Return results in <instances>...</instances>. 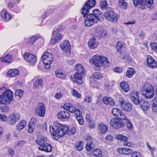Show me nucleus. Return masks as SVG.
<instances>
[{"label":"nucleus","instance_id":"6e6d98bb","mask_svg":"<svg viewBox=\"0 0 157 157\" xmlns=\"http://www.w3.org/2000/svg\"><path fill=\"white\" fill-rule=\"evenodd\" d=\"M55 73L56 76L58 77L59 78L62 79L64 78L65 77V74L61 72L56 71Z\"/></svg>","mask_w":157,"mask_h":157},{"label":"nucleus","instance_id":"dca6fc26","mask_svg":"<svg viewBox=\"0 0 157 157\" xmlns=\"http://www.w3.org/2000/svg\"><path fill=\"white\" fill-rule=\"evenodd\" d=\"M146 60L147 65L149 67L152 68L157 67V62L151 56H147Z\"/></svg>","mask_w":157,"mask_h":157},{"label":"nucleus","instance_id":"603ef678","mask_svg":"<svg viewBox=\"0 0 157 157\" xmlns=\"http://www.w3.org/2000/svg\"><path fill=\"white\" fill-rule=\"evenodd\" d=\"M0 109L2 112L4 113L7 112L9 110V107L6 105H1L0 106Z\"/></svg>","mask_w":157,"mask_h":157},{"label":"nucleus","instance_id":"052dcab7","mask_svg":"<svg viewBox=\"0 0 157 157\" xmlns=\"http://www.w3.org/2000/svg\"><path fill=\"white\" fill-rule=\"evenodd\" d=\"M101 8L104 9L107 8V1L105 0H101Z\"/></svg>","mask_w":157,"mask_h":157},{"label":"nucleus","instance_id":"ddd939ff","mask_svg":"<svg viewBox=\"0 0 157 157\" xmlns=\"http://www.w3.org/2000/svg\"><path fill=\"white\" fill-rule=\"evenodd\" d=\"M111 126L115 129H118L123 127L124 126V123L115 118L111 119L110 123Z\"/></svg>","mask_w":157,"mask_h":157},{"label":"nucleus","instance_id":"f03ea898","mask_svg":"<svg viewBox=\"0 0 157 157\" xmlns=\"http://www.w3.org/2000/svg\"><path fill=\"white\" fill-rule=\"evenodd\" d=\"M90 62L91 64L100 68L102 67L103 66L105 67H107L110 64L107 57L98 54L94 56L90 60Z\"/></svg>","mask_w":157,"mask_h":157},{"label":"nucleus","instance_id":"a18cd8bd","mask_svg":"<svg viewBox=\"0 0 157 157\" xmlns=\"http://www.w3.org/2000/svg\"><path fill=\"white\" fill-rule=\"evenodd\" d=\"M40 38V36L38 35H34L32 36L29 40L28 43L33 44L34 43Z\"/></svg>","mask_w":157,"mask_h":157},{"label":"nucleus","instance_id":"13d9d810","mask_svg":"<svg viewBox=\"0 0 157 157\" xmlns=\"http://www.w3.org/2000/svg\"><path fill=\"white\" fill-rule=\"evenodd\" d=\"M131 157H142L141 154L139 151H134L131 153Z\"/></svg>","mask_w":157,"mask_h":157},{"label":"nucleus","instance_id":"20e7f679","mask_svg":"<svg viewBox=\"0 0 157 157\" xmlns=\"http://www.w3.org/2000/svg\"><path fill=\"white\" fill-rule=\"evenodd\" d=\"M13 92L10 89L7 90L0 96V103L4 104L6 103H10L13 99Z\"/></svg>","mask_w":157,"mask_h":157},{"label":"nucleus","instance_id":"a211bd4d","mask_svg":"<svg viewBox=\"0 0 157 157\" xmlns=\"http://www.w3.org/2000/svg\"><path fill=\"white\" fill-rule=\"evenodd\" d=\"M60 46L63 51L69 53H70L71 46L68 40H65L60 44Z\"/></svg>","mask_w":157,"mask_h":157},{"label":"nucleus","instance_id":"4d7b16f0","mask_svg":"<svg viewBox=\"0 0 157 157\" xmlns=\"http://www.w3.org/2000/svg\"><path fill=\"white\" fill-rule=\"evenodd\" d=\"M123 46L122 43L121 41H118L117 43L116 48L117 52H120L121 51V48Z\"/></svg>","mask_w":157,"mask_h":157},{"label":"nucleus","instance_id":"5701e85b","mask_svg":"<svg viewBox=\"0 0 157 157\" xmlns=\"http://www.w3.org/2000/svg\"><path fill=\"white\" fill-rule=\"evenodd\" d=\"M0 16L4 22H7L11 19V16L4 10H2L0 12Z\"/></svg>","mask_w":157,"mask_h":157},{"label":"nucleus","instance_id":"a878e982","mask_svg":"<svg viewBox=\"0 0 157 157\" xmlns=\"http://www.w3.org/2000/svg\"><path fill=\"white\" fill-rule=\"evenodd\" d=\"M139 104H140L142 109L144 111H147L150 108V103L142 99L140 100V102Z\"/></svg>","mask_w":157,"mask_h":157},{"label":"nucleus","instance_id":"a19ab883","mask_svg":"<svg viewBox=\"0 0 157 157\" xmlns=\"http://www.w3.org/2000/svg\"><path fill=\"white\" fill-rule=\"evenodd\" d=\"M152 102V110L153 112L157 113V97H155Z\"/></svg>","mask_w":157,"mask_h":157},{"label":"nucleus","instance_id":"5fc2aeb1","mask_svg":"<svg viewBox=\"0 0 157 157\" xmlns=\"http://www.w3.org/2000/svg\"><path fill=\"white\" fill-rule=\"evenodd\" d=\"M93 76L94 78L99 79L102 77L103 75L99 72H95L93 74Z\"/></svg>","mask_w":157,"mask_h":157},{"label":"nucleus","instance_id":"9b49d317","mask_svg":"<svg viewBox=\"0 0 157 157\" xmlns=\"http://www.w3.org/2000/svg\"><path fill=\"white\" fill-rule=\"evenodd\" d=\"M119 102L121 107L124 110L129 112L132 110V106L131 103L126 102L122 98H120L119 100Z\"/></svg>","mask_w":157,"mask_h":157},{"label":"nucleus","instance_id":"f3484780","mask_svg":"<svg viewBox=\"0 0 157 157\" xmlns=\"http://www.w3.org/2000/svg\"><path fill=\"white\" fill-rule=\"evenodd\" d=\"M132 100L136 105L139 104L140 100L139 99V93L136 91L132 92L130 94Z\"/></svg>","mask_w":157,"mask_h":157},{"label":"nucleus","instance_id":"8fccbe9b","mask_svg":"<svg viewBox=\"0 0 157 157\" xmlns=\"http://www.w3.org/2000/svg\"><path fill=\"white\" fill-rule=\"evenodd\" d=\"M116 117L119 120H123L126 118V116L124 114L121 110Z\"/></svg>","mask_w":157,"mask_h":157},{"label":"nucleus","instance_id":"49530a36","mask_svg":"<svg viewBox=\"0 0 157 157\" xmlns=\"http://www.w3.org/2000/svg\"><path fill=\"white\" fill-rule=\"evenodd\" d=\"M147 6L150 9H152L154 6L153 0H145Z\"/></svg>","mask_w":157,"mask_h":157},{"label":"nucleus","instance_id":"393cba45","mask_svg":"<svg viewBox=\"0 0 157 157\" xmlns=\"http://www.w3.org/2000/svg\"><path fill=\"white\" fill-rule=\"evenodd\" d=\"M102 101L106 105H109L112 106H113L115 105L113 100L112 98L107 96H105L103 98Z\"/></svg>","mask_w":157,"mask_h":157},{"label":"nucleus","instance_id":"4c0bfd02","mask_svg":"<svg viewBox=\"0 0 157 157\" xmlns=\"http://www.w3.org/2000/svg\"><path fill=\"white\" fill-rule=\"evenodd\" d=\"M12 57L10 54L6 55L5 56L1 57L0 60L2 62L10 63Z\"/></svg>","mask_w":157,"mask_h":157},{"label":"nucleus","instance_id":"aec40b11","mask_svg":"<svg viewBox=\"0 0 157 157\" xmlns=\"http://www.w3.org/2000/svg\"><path fill=\"white\" fill-rule=\"evenodd\" d=\"M74 113L75 117L79 124L81 125L83 124L84 121L81 111L79 109H76Z\"/></svg>","mask_w":157,"mask_h":157},{"label":"nucleus","instance_id":"cd10ccee","mask_svg":"<svg viewBox=\"0 0 157 157\" xmlns=\"http://www.w3.org/2000/svg\"><path fill=\"white\" fill-rule=\"evenodd\" d=\"M134 5L136 7H138L141 9H144L145 4L143 0H133Z\"/></svg>","mask_w":157,"mask_h":157},{"label":"nucleus","instance_id":"680f3d73","mask_svg":"<svg viewBox=\"0 0 157 157\" xmlns=\"http://www.w3.org/2000/svg\"><path fill=\"white\" fill-rule=\"evenodd\" d=\"M7 116L4 114H0V120L2 121L6 122L7 121Z\"/></svg>","mask_w":157,"mask_h":157},{"label":"nucleus","instance_id":"7c9ffc66","mask_svg":"<svg viewBox=\"0 0 157 157\" xmlns=\"http://www.w3.org/2000/svg\"><path fill=\"white\" fill-rule=\"evenodd\" d=\"M120 86L121 89L125 92H128L130 89L128 84L125 81L121 82Z\"/></svg>","mask_w":157,"mask_h":157},{"label":"nucleus","instance_id":"4468645a","mask_svg":"<svg viewBox=\"0 0 157 157\" xmlns=\"http://www.w3.org/2000/svg\"><path fill=\"white\" fill-rule=\"evenodd\" d=\"M45 109L44 104L42 103H40L35 110V113L37 115L44 117L45 115Z\"/></svg>","mask_w":157,"mask_h":157},{"label":"nucleus","instance_id":"864d4df0","mask_svg":"<svg viewBox=\"0 0 157 157\" xmlns=\"http://www.w3.org/2000/svg\"><path fill=\"white\" fill-rule=\"evenodd\" d=\"M121 110L117 108H113L112 110V114L116 117H117L119 114Z\"/></svg>","mask_w":157,"mask_h":157},{"label":"nucleus","instance_id":"9d476101","mask_svg":"<svg viewBox=\"0 0 157 157\" xmlns=\"http://www.w3.org/2000/svg\"><path fill=\"white\" fill-rule=\"evenodd\" d=\"M62 37L61 34L59 32L53 31L52 34L50 44L53 45L56 43H58L61 39Z\"/></svg>","mask_w":157,"mask_h":157},{"label":"nucleus","instance_id":"0e129e2a","mask_svg":"<svg viewBox=\"0 0 157 157\" xmlns=\"http://www.w3.org/2000/svg\"><path fill=\"white\" fill-rule=\"evenodd\" d=\"M72 91V94L73 96L76 97L78 98L81 97V95L78 91L74 89H73Z\"/></svg>","mask_w":157,"mask_h":157},{"label":"nucleus","instance_id":"6e6552de","mask_svg":"<svg viewBox=\"0 0 157 157\" xmlns=\"http://www.w3.org/2000/svg\"><path fill=\"white\" fill-rule=\"evenodd\" d=\"M104 15L107 20L114 23L117 22L120 17L119 15L114 13L113 11L106 12L105 13Z\"/></svg>","mask_w":157,"mask_h":157},{"label":"nucleus","instance_id":"2eb2a0df","mask_svg":"<svg viewBox=\"0 0 157 157\" xmlns=\"http://www.w3.org/2000/svg\"><path fill=\"white\" fill-rule=\"evenodd\" d=\"M93 139L90 136H88L85 137V140L87 142L86 147L88 151H90L93 148L94 145L92 141Z\"/></svg>","mask_w":157,"mask_h":157},{"label":"nucleus","instance_id":"423d86ee","mask_svg":"<svg viewBox=\"0 0 157 157\" xmlns=\"http://www.w3.org/2000/svg\"><path fill=\"white\" fill-rule=\"evenodd\" d=\"M42 60L43 63L45 64L44 67L47 69H49L51 67V64L53 61L52 54L49 52H45L42 56Z\"/></svg>","mask_w":157,"mask_h":157},{"label":"nucleus","instance_id":"39448f33","mask_svg":"<svg viewBox=\"0 0 157 157\" xmlns=\"http://www.w3.org/2000/svg\"><path fill=\"white\" fill-rule=\"evenodd\" d=\"M54 125L57 128V135L60 137L63 136L68 131V127L66 125L62 124L56 121L53 122Z\"/></svg>","mask_w":157,"mask_h":157},{"label":"nucleus","instance_id":"c756f323","mask_svg":"<svg viewBox=\"0 0 157 157\" xmlns=\"http://www.w3.org/2000/svg\"><path fill=\"white\" fill-rule=\"evenodd\" d=\"M63 108L71 113H74L77 109L73 107L72 104L69 103H65L63 106Z\"/></svg>","mask_w":157,"mask_h":157},{"label":"nucleus","instance_id":"09e8293b","mask_svg":"<svg viewBox=\"0 0 157 157\" xmlns=\"http://www.w3.org/2000/svg\"><path fill=\"white\" fill-rule=\"evenodd\" d=\"M116 138L118 140L124 141V142L127 141L128 139V138L127 137L121 134L117 135L116 136Z\"/></svg>","mask_w":157,"mask_h":157},{"label":"nucleus","instance_id":"f704fd0d","mask_svg":"<svg viewBox=\"0 0 157 157\" xmlns=\"http://www.w3.org/2000/svg\"><path fill=\"white\" fill-rule=\"evenodd\" d=\"M55 8L53 6H51L48 8L46 12L44 13L43 18L46 17L47 16L53 13L55 11Z\"/></svg>","mask_w":157,"mask_h":157},{"label":"nucleus","instance_id":"de8ad7c7","mask_svg":"<svg viewBox=\"0 0 157 157\" xmlns=\"http://www.w3.org/2000/svg\"><path fill=\"white\" fill-rule=\"evenodd\" d=\"M120 58L122 60H128L129 61L131 60V58L127 55H124L123 52L121 51L120 52Z\"/></svg>","mask_w":157,"mask_h":157},{"label":"nucleus","instance_id":"c9c22d12","mask_svg":"<svg viewBox=\"0 0 157 157\" xmlns=\"http://www.w3.org/2000/svg\"><path fill=\"white\" fill-rule=\"evenodd\" d=\"M47 140V138L46 137L42 136L37 138L36 140V143L39 145H41L45 144V143L46 142Z\"/></svg>","mask_w":157,"mask_h":157},{"label":"nucleus","instance_id":"69168bd1","mask_svg":"<svg viewBox=\"0 0 157 157\" xmlns=\"http://www.w3.org/2000/svg\"><path fill=\"white\" fill-rule=\"evenodd\" d=\"M63 96V94L61 92H58L56 93L54 97L56 99H59L61 98Z\"/></svg>","mask_w":157,"mask_h":157},{"label":"nucleus","instance_id":"4be33fe9","mask_svg":"<svg viewBox=\"0 0 157 157\" xmlns=\"http://www.w3.org/2000/svg\"><path fill=\"white\" fill-rule=\"evenodd\" d=\"M39 149L46 152H50L52 151V147L49 144L46 143L39 147Z\"/></svg>","mask_w":157,"mask_h":157},{"label":"nucleus","instance_id":"79ce46f5","mask_svg":"<svg viewBox=\"0 0 157 157\" xmlns=\"http://www.w3.org/2000/svg\"><path fill=\"white\" fill-rule=\"evenodd\" d=\"M75 68L76 70V72H78L82 74H84V69L82 65L80 64H77L75 67Z\"/></svg>","mask_w":157,"mask_h":157},{"label":"nucleus","instance_id":"72a5a7b5","mask_svg":"<svg viewBox=\"0 0 157 157\" xmlns=\"http://www.w3.org/2000/svg\"><path fill=\"white\" fill-rule=\"evenodd\" d=\"M98 129L100 132L101 134L104 133L108 130L107 126L102 123L99 124Z\"/></svg>","mask_w":157,"mask_h":157},{"label":"nucleus","instance_id":"bf43d9fd","mask_svg":"<svg viewBox=\"0 0 157 157\" xmlns=\"http://www.w3.org/2000/svg\"><path fill=\"white\" fill-rule=\"evenodd\" d=\"M150 46L153 51L157 52V43H152L150 44Z\"/></svg>","mask_w":157,"mask_h":157},{"label":"nucleus","instance_id":"412c9836","mask_svg":"<svg viewBox=\"0 0 157 157\" xmlns=\"http://www.w3.org/2000/svg\"><path fill=\"white\" fill-rule=\"evenodd\" d=\"M83 74L78 72H75L74 75V77L72 78V80L75 82L81 84L83 82L82 77Z\"/></svg>","mask_w":157,"mask_h":157},{"label":"nucleus","instance_id":"c85d7f7f","mask_svg":"<svg viewBox=\"0 0 157 157\" xmlns=\"http://www.w3.org/2000/svg\"><path fill=\"white\" fill-rule=\"evenodd\" d=\"M43 81L42 79L40 78L36 80L33 83V87L34 89H39L43 85Z\"/></svg>","mask_w":157,"mask_h":157},{"label":"nucleus","instance_id":"b1692460","mask_svg":"<svg viewBox=\"0 0 157 157\" xmlns=\"http://www.w3.org/2000/svg\"><path fill=\"white\" fill-rule=\"evenodd\" d=\"M98 45V43L96 39L94 38L90 39L88 42L89 47L91 49L96 48Z\"/></svg>","mask_w":157,"mask_h":157},{"label":"nucleus","instance_id":"f8f14e48","mask_svg":"<svg viewBox=\"0 0 157 157\" xmlns=\"http://www.w3.org/2000/svg\"><path fill=\"white\" fill-rule=\"evenodd\" d=\"M20 118V115L18 113H12L9 116V122L11 125H14Z\"/></svg>","mask_w":157,"mask_h":157},{"label":"nucleus","instance_id":"ea45409f","mask_svg":"<svg viewBox=\"0 0 157 157\" xmlns=\"http://www.w3.org/2000/svg\"><path fill=\"white\" fill-rule=\"evenodd\" d=\"M84 143L83 141L77 142L75 144V147L76 150L81 151L83 149Z\"/></svg>","mask_w":157,"mask_h":157},{"label":"nucleus","instance_id":"3c124183","mask_svg":"<svg viewBox=\"0 0 157 157\" xmlns=\"http://www.w3.org/2000/svg\"><path fill=\"white\" fill-rule=\"evenodd\" d=\"M24 94V91L22 90L18 89L16 90L15 95L16 96H18L19 98H21Z\"/></svg>","mask_w":157,"mask_h":157},{"label":"nucleus","instance_id":"7ed1b4c3","mask_svg":"<svg viewBox=\"0 0 157 157\" xmlns=\"http://www.w3.org/2000/svg\"><path fill=\"white\" fill-rule=\"evenodd\" d=\"M143 95L147 98H151L154 95V91L152 86L146 83L142 88Z\"/></svg>","mask_w":157,"mask_h":157},{"label":"nucleus","instance_id":"37998d69","mask_svg":"<svg viewBox=\"0 0 157 157\" xmlns=\"http://www.w3.org/2000/svg\"><path fill=\"white\" fill-rule=\"evenodd\" d=\"M102 151L99 149H96L92 151V153L93 156L101 157L102 155Z\"/></svg>","mask_w":157,"mask_h":157},{"label":"nucleus","instance_id":"774afa93","mask_svg":"<svg viewBox=\"0 0 157 157\" xmlns=\"http://www.w3.org/2000/svg\"><path fill=\"white\" fill-rule=\"evenodd\" d=\"M101 31L99 27H97L95 28L94 32L97 36H100V35H101Z\"/></svg>","mask_w":157,"mask_h":157},{"label":"nucleus","instance_id":"bb28decb","mask_svg":"<svg viewBox=\"0 0 157 157\" xmlns=\"http://www.w3.org/2000/svg\"><path fill=\"white\" fill-rule=\"evenodd\" d=\"M117 151L120 154L127 155H130L132 152V151L131 149L124 147L119 148L117 150Z\"/></svg>","mask_w":157,"mask_h":157},{"label":"nucleus","instance_id":"e2e57ef3","mask_svg":"<svg viewBox=\"0 0 157 157\" xmlns=\"http://www.w3.org/2000/svg\"><path fill=\"white\" fill-rule=\"evenodd\" d=\"M35 126L33 124H29L28 131L29 133H32L33 132Z\"/></svg>","mask_w":157,"mask_h":157},{"label":"nucleus","instance_id":"1a4fd4ad","mask_svg":"<svg viewBox=\"0 0 157 157\" xmlns=\"http://www.w3.org/2000/svg\"><path fill=\"white\" fill-rule=\"evenodd\" d=\"M24 59L30 64H33L36 61L37 57L35 55L26 52L23 55Z\"/></svg>","mask_w":157,"mask_h":157},{"label":"nucleus","instance_id":"c03bdc74","mask_svg":"<svg viewBox=\"0 0 157 157\" xmlns=\"http://www.w3.org/2000/svg\"><path fill=\"white\" fill-rule=\"evenodd\" d=\"M118 6L124 9H126L127 6V3L124 0H119Z\"/></svg>","mask_w":157,"mask_h":157},{"label":"nucleus","instance_id":"6ab92c4d","mask_svg":"<svg viewBox=\"0 0 157 157\" xmlns=\"http://www.w3.org/2000/svg\"><path fill=\"white\" fill-rule=\"evenodd\" d=\"M58 118L59 119L68 120L70 118V113L66 111H62L59 112L57 114Z\"/></svg>","mask_w":157,"mask_h":157},{"label":"nucleus","instance_id":"58836bf2","mask_svg":"<svg viewBox=\"0 0 157 157\" xmlns=\"http://www.w3.org/2000/svg\"><path fill=\"white\" fill-rule=\"evenodd\" d=\"M135 72L134 69L133 68H128L126 73V76L128 78H132Z\"/></svg>","mask_w":157,"mask_h":157},{"label":"nucleus","instance_id":"338daca9","mask_svg":"<svg viewBox=\"0 0 157 157\" xmlns=\"http://www.w3.org/2000/svg\"><path fill=\"white\" fill-rule=\"evenodd\" d=\"M123 145L124 146H127L129 147H132L133 146L134 144L132 142L126 141L123 142Z\"/></svg>","mask_w":157,"mask_h":157},{"label":"nucleus","instance_id":"e433bc0d","mask_svg":"<svg viewBox=\"0 0 157 157\" xmlns=\"http://www.w3.org/2000/svg\"><path fill=\"white\" fill-rule=\"evenodd\" d=\"M19 74V71L16 69L10 70L8 72V75L10 77H13L18 75Z\"/></svg>","mask_w":157,"mask_h":157},{"label":"nucleus","instance_id":"2f4dec72","mask_svg":"<svg viewBox=\"0 0 157 157\" xmlns=\"http://www.w3.org/2000/svg\"><path fill=\"white\" fill-rule=\"evenodd\" d=\"M27 122L26 121L22 120L20 122L17 124L16 127V129L18 131H20L23 129L27 125Z\"/></svg>","mask_w":157,"mask_h":157},{"label":"nucleus","instance_id":"473e14b6","mask_svg":"<svg viewBox=\"0 0 157 157\" xmlns=\"http://www.w3.org/2000/svg\"><path fill=\"white\" fill-rule=\"evenodd\" d=\"M55 128L52 126H50L49 130L53 138L56 140H58L59 137L57 135V128Z\"/></svg>","mask_w":157,"mask_h":157},{"label":"nucleus","instance_id":"0eeeda50","mask_svg":"<svg viewBox=\"0 0 157 157\" xmlns=\"http://www.w3.org/2000/svg\"><path fill=\"white\" fill-rule=\"evenodd\" d=\"M96 4L95 0H88L85 3L84 6L82 9L81 13L85 18L89 13V10L93 7Z\"/></svg>","mask_w":157,"mask_h":157},{"label":"nucleus","instance_id":"f257e3e1","mask_svg":"<svg viewBox=\"0 0 157 157\" xmlns=\"http://www.w3.org/2000/svg\"><path fill=\"white\" fill-rule=\"evenodd\" d=\"M103 14L98 9L93 10L92 13L87 14L85 18L84 25L86 27H90L96 23L98 21L103 20Z\"/></svg>","mask_w":157,"mask_h":157}]
</instances>
